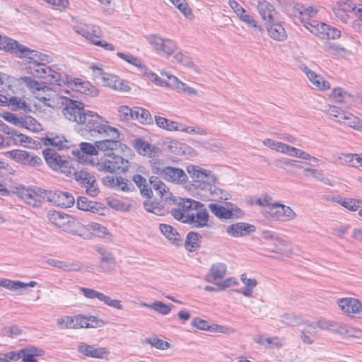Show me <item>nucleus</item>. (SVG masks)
<instances>
[{"instance_id": "obj_30", "label": "nucleus", "mask_w": 362, "mask_h": 362, "mask_svg": "<svg viewBox=\"0 0 362 362\" xmlns=\"http://www.w3.org/2000/svg\"><path fill=\"white\" fill-rule=\"evenodd\" d=\"M66 77L69 76L63 74L60 66L53 64L48 65L45 80L48 81L52 84L64 88L66 83Z\"/></svg>"}, {"instance_id": "obj_16", "label": "nucleus", "mask_w": 362, "mask_h": 362, "mask_svg": "<svg viewBox=\"0 0 362 362\" xmlns=\"http://www.w3.org/2000/svg\"><path fill=\"white\" fill-rule=\"evenodd\" d=\"M80 291L88 299H97L100 302L112 308L122 310L124 306L122 301L118 299L112 298L110 296L90 288L81 287Z\"/></svg>"}, {"instance_id": "obj_52", "label": "nucleus", "mask_w": 362, "mask_h": 362, "mask_svg": "<svg viewBox=\"0 0 362 362\" xmlns=\"http://www.w3.org/2000/svg\"><path fill=\"white\" fill-rule=\"evenodd\" d=\"M323 112L330 119L341 123L346 110L337 105L328 104L325 106Z\"/></svg>"}, {"instance_id": "obj_4", "label": "nucleus", "mask_w": 362, "mask_h": 362, "mask_svg": "<svg viewBox=\"0 0 362 362\" xmlns=\"http://www.w3.org/2000/svg\"><path fill=\"white\" fill-rule=\"evenodd\" d=\"M130 166L129 161L115 153H105L98 158L96 163H93V167L100 173H125Z\"/></svg>"}, {"instance_id": "obj_9", "label": "nucleus", "mask_w": 362, "mask_h": 362, "mask_svg": "<svg viewBox=\"0 0 362 362\" xmlns=\"http://www.w3.org/2000/svg\"><path fill=\"white\" fill-rule=\"evenodd\" d=\"M12 192L33 207H39L42 199L46 196V192L40 188L26 187L22 185L13 187Z\"/></svg>"}, {"instance_id": "obj_44", "label": "nucleus", "mask_w": 362, "mask_h": 362, "mask_svg": "<svg viewBox=\"0 0 362 362\" xmlns=\"http://www.w3.org/2000/svg\"><path fill=\"white\" fill-rule=\"evenodd\" d=\"M209 218V214L203 206L194 211L187 223L193 225L194 227L203 228L208 226Z\"/></svg>"}, {"instance_id": "obj_51", "label": "nucleus", "mask_w": 362, "mask_h": 362, "mask_svg": "<svg viewBox=\"0 0 362 362\" xmlns=\"http://www.w3.org/2000/svg\"><path fill=\"white\" fill-rule=\"evenodd\" d=\"M54 267L65 271H80L82 272H93V269L89 267H83L81 264L70 261H55Z\"/></svg>"}, {"instance_id": "obj_7", "label": "nucleus", "mask_w": 362, "mask_h": 362, "mask_svg": "<svg viewBox=\"0 0 362 362\" xmlns=\"http://www.w3.org/2000/svg\"><path fill=\"white\" fill-rule=\"evenodd\" d=\"M148 44L158 55L168 59L177 50L176 42L170 39L163 37L156 34H149L146 36Z\"/></svg>"}, {"instance_id": "obj_36", "label": "nucleus", "mask_w": 362, "mask_h": 362, "mask_svg": "<svg viewBox=\"0 0 362 362\" xmlns=\"http://www.w3.org/2000/svg\"><path fill=\"white\" fill-rule=\"evenodd\" d=\"M227 274V266L223 262H216L211 265L209 273L206 276V281L216 284L223 279Z\"/></svg>"}, {"instance_id": "obj_5", "label": "nucleus", "mask_w": 362, "mask_h": 362, "mask_svg": "<svg viewBox=\"0 0 362 362\" xmlns=\"http://www.w3.org/2000/svg\"><path fill=\"white\" fill-rule=\"evenodd\" d=\"M63 90L66 93L71 90L91 98L98 97L100 94V90L90 81L79 77H66V83Z\"/></svg>"}, {"instance_id": "obj_60", "label": "nucleus", "mask_w": 362, "mask_h": 362, "mask_svg": "<svg viewBox=\"0 0 362 362\" xmlns=\"http://www.w3.org/2000/svg\"><path fill=\"white\" fill-rule=\"evenodd\" d=\"M74 177L76 181L83 187L90 185V183H93L95 179L92 173L86 170L76 171Z\"/></svg>"}, {"instance_id": "obj_47", "label": "nucleus", "mask_w": 362, "mask_h": 362, "mask_svg": "<svg viewBox=\"0 0 362 362\" xmlns=\"http://www.w3.org/2000/svg\"><path fill=\"white\" fill-rule=\"evenodd\" d=\"M43 142L45 145H52L59 148H67L71 146V141L63 135L53 133L48 134L43 139Z\"/></svg>"}, {"instance_id": "obj_34", "label": "nucleus", "mask_w": 362, "mask_h": 362, "mask_svg": "<svg viewBox=\"0 0 362 362\" xmlns=\"http://www.w3.org/2000/svg\"><path fill=\"white\" fill-rule=\"evenodd\" d=\"M253 341L265 349H280L284 345V339L279 337H269L263 334H257L253 337Z\"/></svg>"}, {"instance_id": "obj_61", "label": "nucleus", "mask_w": 362, "mask_h": 362, "mask_svg": "<svg viewBox=\"0 0 362 362\" xmlns=\"http://www.w3.org/2000/svg\"><path fill=\"white\" fill-rule=\"evenodd\" d=\"M48 65L28 64L25 66L27 74L35 78L45 79Z\"/></svg>"}, {"instance_id": "obj_50", "label": "nucleus", "mask_w": 362, "mask_h": 362, "mask_svg": "<svg viewBox=\"0 0 362 362\" xmlns=\"http://www.w3.org/2000/svg\"><path fill=\"white\" fill-rule=\"evenodd\" d=\"M141 306L149 308L156 313L161 315H168L171 312L173 305L172 304H165L160 300H154L152 303H141Z\"/></svg>"}, {"instance_id": "obj_22", "label": "nucleus", "mask_w": 362, "mask_h": 362, "mask_svg": "<svg viewBox=\"0 0 362 362\" xmlns=\"http://www.w3.org/2000/svg\"><path fill=\"white\" fill-rule=\"evenodd\" d=\"M66 101L67 103L62 110L64 116L68 120L79 124V122H81L82 116L86 110L84 109V104L74 100H66Z\"/></svg>"}, {"instance_id": "obj_11", "label": "nucleus", "mask_w": 362, "mask_h": 362, "mask_svg": "<svg viewBox=\"0 0 362 362\" xmlns=\"http://www.w3.org/2000/svg\"><path fill=\"white\" fill-rule=\"evenodd\" d=\"M203 204L192 199H180L177 206L171 211L173 216L185 223H187L194 211L202 207Z\"/></svg>"}, {"instance_id": "obj_6", "label": "nucleus", "mask_w": 362, "mask_h": 362, "mask_svg": "<svg viewBox=\"0 0 362 362\" xmlns=\"http://www.w3.org/2000/svg\"><path fill=\"white\" fill-rule=\"evenodd\" d=\"M1 130L6 135L5 137L6 148L13 146H21L25 148H35L39 144L32 137L16 129L5 126Z\"/></svg>"}, {"instance_id": "obj_28", "label": "nucleus", "mask_w": 362, "mask_h": 362, "mask_svg": "<svg viewBox=\"0 0 362 362\" xmlns=\"http://www.w3.org/2000/svg\"><path fill=\"white\" fill-rule=\"evenodd\" d=\"M13 351L16 356V362L20 359L23 362H38L37 358L45 354L43 349L33 346H28L17 351Z\"/></svg>"}, {"instance_id": "obj_38", "label": "nucleus", "mask_w": 362, "mask_h": 362, "mask_svg": "<svg viewBox=\"0 0 362 362\" xmlns=\"http://www.w3.org/2000/svg\"><path fill=\"white\" fill-rule=\"evenodd\" d=\"M328 98L334 103L347 104L352 102L354 97L344 88L335 87L329 93Z\"/></svg>"}, {"instance_id": "obj_20", "label": "nucleus", "mask_w": 362, "mask_h": 362, "mask_svg": "<svg viewBox=\"0 0 362 362\" xmlns=\"http://www.w3.org/2000/svg\"><path fill=\"white\" fill-rule=\"evenodd\" d=\"M76 156L80 163H87L93 167V163H96L99 158L96 142L81 143L80 151L76 153Z\"/></svg>"}, {"instance_id": "obj_39", "label": "nucleus", "mask_w": 362, "mask_h": 362, "mask_svg": "<svg viewBox=\"0 0 362 362\" xmlns=\"http://www.w3.org/2000/svg\"><path fill=\"white\" fill-rule=\"evenodd\" d=\"M45 83L39 81L35 77L30 76H24L17 78L16 86H23L30 91L35 96L36 93L40 90Z\"/></svg>"}, {"instance_id": "obj_3", "label": "nucleus", "mask_w": 362, "mask_h": 362, "mask_svg": "<svg viewBox=\"0 0 362 362\" xmlns=\"http://www.w3.org/2000/svg\"><path fill=\"white\" fill-rule=\"evenodd\" d=\"M104 67V65L100 62L92 63L89 66L94 80H100L103 86L116 91L123 93L130 91L131 87L125 81L117 75L105 72Z\"/></svg>"}, {"instance_id": "obj_40", "label": "nucleus", "mask_w": 362, "mask_h": 362, "mask_svg": "<svg viewBox=\"0 0 362 362\" xmlns=\"http://www.w3.org/2000/svg\"><path fill=\"white\" fill-rule=\"evenodd\" d=\"M38 100L39 104L41 103L43 105L52 107L55 103L56 94L55 92L46 83L35 95Z\"/></svg>"}, {"instance_id": "obj_56", "label": "nucleus", "mask_w": 362, "mask_h": 362, "mask_svg": "<svg viewBox=\"0 0 362 362\" xmlns=\"http://www.w3.org/2000/svg\"><path fill=\"white\" fill-rule=\"evenodd\" d=\"M47 164L54 170H59L64 165V160L56 153L49 150L44 152Z\"/></svg>"}, {"instance_id": "obj_37", "label": "nucleus", "mask_w": 362, "mask_h": 362, "mask_svg": "<svg viewBox=\"0 0 362 362\" xmlns=\"http://www.w3.org/2000/svg\"><path fill=\"white\" fill-rule=\"evenodd\" d=\"M327 199L340 204L351 212L358 211L361 206V204H362L361 199L346 197L339 195L328 197Z\"/></svg>"}, {"instance_id": "obj_31", "label": "nucleus", "mask_w": 362, "mask_h": 362, "mask_svg": "<svg viewBox=\"0 0 362 362\" xmlns=\"http://www.w3.org/2000/svg\"><path fill=\"white\" fill-rule=\"evenodd\" d=\"M47 197L54 204L64 208L71 207L75 202L74 197L68 192H49Z\"/></svg>"}, {"instance_id": "obj_42", "label": "nucleus", "mask_w": 362, "mask_h": 362, "mask_svg": "<svg viewBox=\"0 0 362 362\" xmlns=\"http://www.w3.org/2000/svg\"><path fill=\"white\" fill-rule=\"evenodd\" d=\"M257 9L262 18L265 21V25L275 21L276 12L274 6L265 0L259 1Z\"/></svg>"}, {"instance_id": "obj_26", "label": "nucleus", "mask_w": 362, "mask_h": 362, "mask_svg": "<svg viewBox=\"0 0 362 362\" xmlns=\"http://www.w3.org/2000/svg\"><path fill=\"white\" fill-rule=\"evenodd\" d=\"M255 231V226L246 222H237L226 227V233L227 235L235 238L248 236Z\"/></svg>"}, {"instance_id": "obj_27", "label": "nucleus", "mask_w": 362, "mask_h": 362, "mask_svg": "<svg viewBox=\"0 0 362 362\" xmlns=\"http://www.w3.org/2000/svg\"><path fill=\"white\" fill-rule=\"evenodd\" d=\"M37 285L35 281L23 282L21 281H13L8 279H0V286H2L17 295H24L29 288H34Z\"/></svg>"}, {"instance_id": "obj_25", "label": "nucleus", "mask_w": 362, "mask_h": 362, "mask_svg": "<svg viewBox=\"0 0 362 362\" xmlns=\"http://www.w3.org/2000/svg\"><path fill=\"white\" fill-rule=\"evenodd\" d=\"M301 70L306 75L313 86V88L322 92L327 91L331 88L329 81L325 79L322 75L311 70L306 66H303V67L301 68Z\"/></svg>"}, {"instance_id": "obj_35", "label": "nucleus", "mask_w": 362, "mask_h": 362, "mask_svg": "<svg viewBox=\"0 0 362 362\" xmlns=\"http://www.w3.org/2000/svg\"><path fill=\"white\" fill-rule=\"evenodd\" d=\"M240 279L243 287L236 291L245 298H252L258 285L257 280L255 278L249 277L245 273L240 274Z\"/></svg>"}, {"instance_id": "obj_58", "label": "nucleus", "mask_w": 362, "mask_h": 362, "mask_svg": "<svg viewBox=\"0 0 362 362\" xmlns=\"http://www.w3.org/2000/svg\"><path fill=\"white\" fill-rule=\"evenodd\" d=\"M305 28L310 33L318 36L319 37L324 38L325 30L327 29V25L324 23H320L316 21H311L304 24Z\"/></svg>"}, {"instance_id": "obj_55", "label": "nucleus", "mask_w": 362, "mask_h": 362, "mask_svg": "<svg viewBox=\"0 0 362 362\" xmlns=\"http://www.w3.org/2000/svg\"><path fill=\"white\" fill-rule=\"evenodd\" d=\"M134 119L142 124L149 125L153 124V118L150 112L143 107H134Z\"/></svg>"}, {"instance_id": "obj_1", "label": "nucleus", "mask_w": 362, "mask_h": 362, "mask_svg": "<svg viewBox=\"0 0 362 362\" xmlns=\"http://www.w3.org/2000/svg\"><path fill=\"white\" fill-rule=\"evenodd\" d=\"M78 124H81L78 133L84 136L88 134L91 135L104 134L113 138L119 136V130L110 126L107 120L94 111L86 110L82 116L81 122H79Z\"/></svg>"}, {"instance_id": "obj_45", "label": "nucleus", "mask_w": 362, "mask_h": 362, "mask_svg": "<svg viewBox=\"0 0 362 362\" xmlns=\"http://www.w3.org/2000/svg\"><path fill=\"white\" fill-rule=\"evenodd\" d=\"M295 15H298L301 22L304 24L309 22L308 19L315 17L320 11V8L316 6L305 7L301 4H296L293 7Z\"/></svg>"}, {"instance_id": "obj_23", "label": "nucleus", "mask_w": 362, "mask_h": 362, "mask_svg": "<svg viewBox=\"0 0 362 362\" xmlns=\"http://www.w3.org/2000/svg\"><path fill=\"white\" fill-rule=\"evenodd\" d=\"M358 6L354 5L350 0H340L334 4L332 6V11L337 18L343 23H347L350 18L349 13L353 12L356 15V10Z\"/></svg>"}, {"instance_id": "obj_53", "label": "nucleus", "mask_w": 362, "mask_h": 362, "mask_svg": "<svg viewBox=\"0 0 362 362\" xmlns=\"http://www.w3.org/2000/svg\"><path fill=\"white\" fill-rule=\"evenodd\" d=\"M160 231L173 244H178L181 241V236L177 230L170 225L162 223L159 226Z\"/></svg>"}, {"instance_id": "obj_43", "label": "nucleus", "mask_w": 362, "mask_h": 362, "mask_svg": "<svg viewBox=\"0 0 362 362\" xmlns=\"http://www.w3.org/2000/svg\"><path fill=\"white\" fill-rule=\"evenodd\" d=\"M119 136L118 138L111 137L110 139L96 141L98 152L100 151L105 154V153H112V151L117 149V147H120L122 149L128 148L125 144L119 143Z\"/></svg>"}, {"instance_id": "obj_59", "label": "nucleus", "mask_w": 362, "mask_h": 362, "mask_svg": "<svg viewBox=\"0 0 362 362\" xmlns=\"http://www.w3.org/2000/svg\"><path fill=\"white\" fill-rule=\"evenodd\" d=\"M83 228L93 235L98 236L100 238H104L108 234V230L106 227L95 222H90L86 225H84Z\"/></svg>"}, {"instance_id": "obj_12", "label": "nucleus", "mask_w": 362, "mask_h": 362, "mask_svg": "<svg viewBox=\"0 0 362 362\" xmlns=\"http://www.w3.org/2000/svg\"><path fill=\"white\" fill-rule=\"evenodd\" d=\"M47 218L50 223L68 233L75 234L74 226L76 224V219L69 214L63 212L50 210L47 212Z\"/></svg>"}, {"instance_id": "obj_49", "label": "nucleus", "mask_w": 362, "mask_h": 362, "mask_svg": "<svg viewBox=\"0 0 362 362\" xmlns=\"http://www.w3.org/2000/svg\"><path fill=\"white\" fill-rule=\"evenodd\" d=\"M153 189L158 192L160 197L166 201L172 200V193L169 191L168 187L157 177H151L150 180Z\"/></svg>"}, {"instance_id": "obj_29", "label": "nucleus", "mask_w": 362, "mask_h": 362, "mask_svg": "<svg viewBox=\"0 0 362 362\" xmlns=\"http://www.w3.org/2000/svg\"><path fill=\"white\" fill-rule=\"evenodd\" d=\"M156 173L164 180L180 184L186 182L187 177L182 169L174 167H165L158 169Z\"/></svg>"}, {"instance_id": "obj_46", "label": "nucleus", "mask_w": 362, "mask_h": 362, "mask_svg": "<svg viewBox=\"0 0 362 362\" xmlns=\"http://www.w3.org/2000/svg\"><path fill=\"white\" fill-rule=\"evenodd\" d=\"M279 152L290 156H293L296 158H299L304 160H316L317 158L312 156L309 153H306L304 151H302L300 149L296 148L295 147L288 146V144H286L284 143H282L280 147V149Z\"/></svg>"}, {"instance_id": "obj_15", "label": "nucleus", "mask_w": 362, "mask_h": 362, "mask_svg": "<svg viewBox=\"0 0 362 362\" xmlns=\"http://www.w3.org/2000/svg\"><path fill=\"white\" fill-rule=\"evenodd\" d=\"M336 304L341 312L350 317H354L362 313V303L355 297H343L336 300Z\"/></svg>"}, {"instance_id": "obj_19", "label": "nucleus", "mask_w": 362, "mask_h": 362, "mask_svg": "<svg viewBox=\"0 0 362 362\" xmlns=\"http://www.w3.org/2000/svg\"><path fill=\"white\" fill-rule=\"evenodd\" d=\"M165 149L176 156L195 157L197 151L188 144L173 139H168L163 144Z\"/></svg>"}, {"instance_id": "obj_63", "label": "nucleus", "mask_w": 362, "mask_h": 362, "mask_svg": "<svg viewBox=\"0 0 362 362\" xmlns=\"http://www.w3.org/2000/svg\"><path fill=\"white\" fill-rule=\"evenodd\" d=\"M22 128L35 133L43 130L42 125L30 115H24Z\"/></svg>"}, {"instance_id": "obj_33", "label": "nucleus", "mask_w": 362, "mask_h": 362, "mask_svg": "<svg viewBox=\"0 0 362 362\" xmlns=\"http://www.w3.org/2000/svg\"><path fill=\"white\" fill-rule=\"evenodd\" d=\"M132 144L136 152L143 156L153 157L158 153V148L144 138L134 139Z\"/></svg>"}, {"instance_id": "obj_32", "label": "nucleus", "mask_w": 362, "mask_h": 362, "mask_svg": "<svg viewBox=\"0 0 362 362\" xmlns=\"http://www.w3.org/2000/svg\"><path fill=\"white\" fill-rule=\"evenodd\" d=\"M74 30L82 37H85L93 45L101 36L100 28L91 24H78L74 27Z\"/></svg>"}, {"instance_id": "obj_18", "label": "nucleus", "mask_w": 362, "mask_h": 362, "mask_svg": "<svg viewBox=\"0 0 362 362\" xmlns=\"http://www.w3.org/2000/svg\"><path fill=\"white\" fill-rule=\"evenodd\" d=\"M77 351L85 357L94 358L101 360H108L110 351L103 346H95L85 342L77 344Z\"/></svg>"}, {"instance_id": "obj_41", "label": "nucleus", "mask_w": 362, "mask_h": 362, "mask_svg": "<svg viewBox=\"0 0 362 362\" xmlns=\"http://www.w3.org/2000/svg\"><path fill=\"white\" fill-rule=\"evenodd\" d=\"M204 190L209 193L206 198L208 201H226L229 200L231 197L230 193L216 186L215 184H210Z\"/></svg>"}, {"instance_id": "obj_24", "label": "nucleus", "mask_w": 362, "mask_h": 362, "mask_svg": "<svg viewBox=\"0 0 362 362\" xmlns=\"http://www.w3.org/2000/svg\"><path fill=\"white\" fill-rule=\"evenodd\" d=\"M72 329L97 328L103 327L105 322L93 315H71Z\"/></svg>"}, {"instance_id": "obj_10", "label": "nucleus", "mask_w": 362, "mask_h": 362, "mask_svg": "<svg viewBox=\"0 0 362 362\" xmlns=\"http://www.w3.org/2000/svg\"><path fill=\"white\" fill-rule=\"evenodd\" d=\"M12 54L19 58L28 59L29 60L28 64L47 65L52 62V59L50 56L31 49L30 48L20 44L18 41H16V45H15Z\"/></svg>"}, {"instance_id": "obj_48", "label": "nucleus", "mask_w": 362, "mask_h": 362, "mask_svg": "<svg viewBox=\"0 0 362 362\" xmlns=\"http://www.w3.org/2000/svg\"><path fill=\"white\" fill-rule=\"evenodd\" d=\"M268 35L272 39L277 41H284L286 38V33L281 24L276 23H269L265 25Z\"/></svg>"}, {"instance_id": "obj_8", "label": "nucleus", "mask_w": 362, "mask_h": 362, "mask_svg": "<svg viewBox=\"0 0 362 362\" xmlns=\"http://www.w3.org/2000/svg\"><path fill=\"white\" fill-rule=\"evenodd\" d=\"M186 170L192 180L203 190L210 184H216L218 181L212 171L199 165L191 164L187 166Z\"/></svg>"}, {"instance_id": "obj_14", "label": "nucleus", "mask_w": 362, "mask_h": 362, "mask_svg": "<svg viewBox=\"0 0 362 362\" xmlns=\"http://www.w3.org/2000/svg\"><path fill=\"white\" fill-rule=\"evenodd\" d=\"M265 216L275 221L286 222L296 218V212L288 206L275 202L269 210L265 211Z\"/></svg>"}, {"instance_id": "obj_54", "label": "nucleus", "mask_w": 362, "mask_h": 362, "mask_svg": "<svg viewBox=\"0 0 362 362\" xmlns=\"http://www.w3.org/2000/svg\"><path fill=\"white\" fill-rule=\"evenodd\" d=\"M117 56L128 63L129 64H131L132 66L136 68L138 70H139L141 72L144 69V67L146 66L142 61V59L139 57H137L131 53H125V52H119L117 53Z\"/></svg>"}, {"instance_id": "obj_13", "label": "nucleus", "mask_w": 362, "mask_h": 362, "mask_svg": "<svg viewBox=\"0 0 362 362\" xmlns=\"http://www.w3.org/2000/svg\"><path fill=\"white\" fill-rule=\"evenodd\" d=\"M4 155L15 162L30 166H39L42 163L39 156L22 149L8 151L4 152Z\"/></svg>"}, {"instance_id": "obj_17", "label": "nucleus", "mask_w": 362, "mask_h": 362, "mask_svg": "<svg viewBox=\"0 0 362 362\" xmlns=\"http://www.w3.org/2000/svg\"><path fill=\"white\" fill-rule=\"evenodd\" d=\"M265 238L268 240V251L286 257L292 254V245L288 240L272 234L265 235Z\"/></svg>"}, {"instance_id": "obj_2", "label": "nucleus", "mask_w": 362, "mask_h": 362, "mask_svg": "<svg viewBox=\"0 0 362 362\" xmlns=\"http://www.w3.org/2000/svg\"><path fill=\"white\" fill-rule=\"evenodd\" d=\"M160 75L165 76L168 81L162 79L157 74L149 69L147 66L141 72V76L149 82L161 87H168L175 90L180 93L189 96H199V91L194 87L180 81L176 76L169 71L161 70Z\"/></svg>"}, {"instance_id": "obj_62", "label": "nucleus", "mask_w": 362, "mask_h": 362, "mask_svg": "<svg viewBox=\"0 0 362 362\" xmlns=\"http://www.w3.org/2000/svg\"><path fill=\"white\" fill-rule=\"evenodd\" d=\"M174 61L183 66L196 71L197 67L194 64L192 59L187 55L185 54L182 52H175L172 55Z\"/></svg>"}, {"instance_id": "obj_21", "label": "nucleus", "mask_w": 362, "mask_h": 362, "mask_svg": "<svg viewBox=\"0 0 362 362\" xmlns=\"http://www.w3.org/2000/svg\"><path fill=\"white\" fill-rule=\"evenodd\" d=\"M209 209L215 216L220 219L240 218L244 215V212L239 207L231 204L228 207L217 204H210Z\"/></svg>"}, {"instance_id": "obj_57", "label": "nucleus", "mask_w": 362, "mask_h": 362, "mask_svg": "<svg viewBox=\"0 0 362 362\" xmlns=\"http://www.w3.org/2000/svg\"><path fill=\"white\" fill-rule=\"evenodd\" d=\"M341 123L362 132V120L349 112L346 111Z\"/></svg>"}, {"instance_id": "obj_64", "label": "nucleus", "mask_w": 362, "mask_h": 362, "mask_svg": "<svg viewBox=\"0 0 362 362\" xmlns=\"http://www.w3.org/2000/svg\"><path fill=\"white\" fill-rule=\"evenodd\" d=\"M201 238L197 233H189L185 240L186 249L190 252L195 251L199 247Z\"/></svg>"}]
</instances>
